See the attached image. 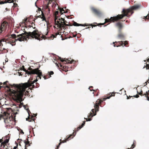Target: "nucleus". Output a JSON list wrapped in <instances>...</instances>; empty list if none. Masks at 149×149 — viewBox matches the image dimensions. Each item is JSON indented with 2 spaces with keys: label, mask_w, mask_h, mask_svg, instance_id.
I'll use <instances>...</instances> for the list:
<instances>
[{
  "label": "nucleus",
  "mask_w": 149,
  "mask_h": 149,
  "mask_svg": "<svg viewBox=\"0 0 149 149\" xmlns=\"http://www.w3.org/2000/svg\"><path fill=\"white\" fill-rule=\"evenodd\" d=\"M145 88H143L142 89L139 87L138 86L136 88V89L137 90V93H143V90H144Z\"/></svg>",
  "instance_id": "obj_17"
},
{
  "label": "nucleus",
  "mask_w": 149,
  "mask_h": 149,
  "mask_svg": "<svg viewBox=\"0 0 149 149\" xmlns=\"http://www.w3.org/2000/svg\"><path fill=\"white\" fill-rule=\"evenodd\" d=\"M17 4L15 3H13V6L14 7H17Z\"/></svg>",
  "instance_id": "obj_40"
},
{
  "label": "nucleus",
  "mask_w": 149,
  "mask_h": 149,
  "mask_svg": "<svg viewBox=\"0 0 149 149\" xmlns=\"http://www.w3.org/2000/svg\"><path fill=\"white\" fill-rule=\"evenodd\" d=\"M59 12L58 11H56L55 13V17L54 20L55 21V19L56 18H58V17L57 16V15L58 14Z\"/></svg>",
  "instance_id": "obj_30"
},
{
  "label": "nucleus",
  "mask_w": 149,
  "mask_h": 149,
  "mask_svg": "<svg viewBox=\"0 0 149 149\" xmlns=\"http://www.w3.org/2000/svg\"><path fill=\"white\" fill-rule=\"evenodd\" d=\"M82 127H81V126H79L78 128L77 131H78Z\"/></svg>",
  "instance_id": "obj_42"
},
{
  "label": "nucleus",
  "mask_w": 149,
  "mask_h": 149,
  "mask_svg": "<svg viewBox=\"0 0 149 149\" xmlns=\"http://www.w3.org/2000/svg\"><path fill=\"white\" fill-rule=\"evenodd\" d=\"M126 22H128V21L127 20H126Z\"/></svg>",
  "instance_id": "obj_57"
},
{
  "label": "nucleus",
  "mask_w": 149,
  "mask_h": 149,
  "mask_svg": "<svg viewBox=\"0 0 149 149\" xmlns=\"http://www.w3.org/2000/svg\"><path fill=\"white\" fill-rule=\"evenodd\" d=\"M59 58L61 62L64 63L65 64L71 63H72L73 61H74L73 60L70 61L68 59H65V58L63 59L60 57Z\"/></svg>",
  "instance_id": "obj_12"
},
{
  "label": "nucleus",
  "mask_w": 149,
  "mask_h": 149,
  "mask_svg": "<svg viewBox=\"0 0 149 149\" xmlns=\"http://www.w3.org/2000/svg\"><path fill=\"white\" fill-rule=\"evenodd\" d=\"M95 111L94 109H91V111L93 113H94V111Z\"/></svg>",
  "instance_id": "obj_44"
},
{
  "label": "nucleus",
  "mask_w": 149,
  "mask_h": 149,
  "mask_svg": "<svg viewBox=\"0 0 149 149\" xmlns=\"http://www.w3.org/2000/svg\"><path fill=\"white\" fill-rule=\"evenodd\" d=\"M61 142H60L58 144V145L57 146V149H58V148H59V147L60 146V145H61Z\"/></svg>",
  "instance_id": "obj_41"
},
{
  "label": "nucleus",
  "mask_w": 149,
  "mask_h": 149,
  "mask_svg": "<svg viewBox=\"0 0 149 149\" xmlns=\"http://www.w3.org/2000/svg\"><path fill=\"white\" fill-rule=\"evenodd\" d=\"M29 27L30 28H31V27H33V26H31V25H29Z\"/></svg>",
  "instance_id": "obj_53"
},
{
  "label": "nucleus",
  "mask_w": 149,
  "mask_h": 149,
  "mask_svg": "<svg viewBox=\"0 0 149 149\" xmlns=\"http://www.w3.org/2000/svg\"><path fill=\"white\" fill-rule=\"evenodd\" d=\"M96 102V104H94V106L95 109V112H97L99 111V107L98 105V104L101 103L102 102V101L100 99H98Z\"/></svg>",
  "instance_id": "obj_11"
},
{
  "label": "nucleus",
  "mask_w": 149,
  "mask_h": 149,
  "mask_svg": "<svg viewBox=\"0 0 149 149\" xmlns=\"http://www.w3.org/2000/svg\"><path fill=\"white\" fill-rule=\"evenodd\" d=\"M98 95V94H97V95H96V96H97Z\"/></svg>",
  "instance_id": "obj_64"
},
{
  "label": "nucleus",
  "mask_w": 149,
  "mask_h": 149,
  "mask_svg": "<svg viewBox=\"0 0 149 149\" xmlns=\"http://www.w3.org/2000/svg\"><path fill=\"white\" fill-rule=\"evenodd\" d=\"M89 28H90V27H87L86 28V29H88Z\"/></svg>",
  "instance_id": "obj_56"
},
{
  "label": "nucleus",
  "mask_w": 149,
  "mask_h": 149,
  "mask_svg": "<svg viewBox=\"0 0 149 149\" xmlns=\"http://www.w3.org/2000/svg\"><path fill=\"white\" fill-rule=\"evenodd\" d=\"M109 93H118V92H110Z\"/></svg>",
  "instance_id": "obj_47"
},
{
  "label": "nucleus",
  "mask_w": 149,
  "mask_h": 149,
  "mask_svg": "<svg viewBox=\"0 0 149 149\" xmlns=\"http://www.w3.org/2000/svg\"><path fill=\"white\" fill-rule=\"evenodd\" d=\"M4 144V143H3V142H2L1 144V147L2 148H4L5 146Z\"/></svg>",
  "instance_id": "obj_37"
},
{
  "label": "nucleus",
  "mask_w": 149,
  "mask_h": 149,
  "mask_svg": "<svg viewBox=\"0 0 149 149\" xmlns=\"http://www.w3.org/2000/svg\"><path fill=\"white\" fill-rule=\"evenodd\" d=\"M81 127H82L84 126V125H81Z\"/></svg>",
  "instance_id": "obj_58"
},
{
  "label": "nucleus",
  "mask_w": 149,
  "mask_h": 149,
  "mask_svg": "<svg viewBox=\"0 0 149 149\" xmlns=\"http://www.w3.org/2000/svg\"><path fill=\"white\" fill-rule=\"evenodd\" d=\"M96 115V113H95L93 115H92V113L91 112H90V113L88 114V115L87 117L89 118H92L94 116H95Z\"/></svg>",
  "instance_id": "obj_27"
},
{
  "label": "nucleus",
  "mask_w": 149,
  "mask_h": 149,
  "mask_svg": "<svg viewBox=\"0 0 149 149\" xmlns=\"http://www.w3.org/2000/svg\"><path fill=\"white\" fill-rule=\"evenodd\" d=\"M27 20V18H26L24 19V21H23V24L25 25V27H27V25L26 24V23Z\"/></svg>",
  "instance_id": "obj_29"
},
{
  "label": "nucleus",
  "mask_w": 149,
  "mask_h": 149,
  "mask_svg": "<svg viewBox=\"0 0 149 149\" xmlns=\"http://www.w3.org/2000/svg\"><path fill=\"white\" fill-rule=\"evenodd\" d=\"M118 37L120 39L122 40H123L125 38V36L124 35L120 32H119V33L118 35Z\"/></svg>",
  "instance_id": "obj_19"
},
{
  "label": "nucleus",
  "mask_w": 149,
  "mask_h": 149,
  "mask_svg": "<svg viewBox=\"0 0 149 149\" xmlns=\"http://www.w3.org/2000/svg\"><path fill=\"white\" fill-rule=\"evenodd\" d=\"M36 69H38V71L36 72V73H31V74H36L38 75V77L40 79H41V76L43 77V76L42 74V73L41 71L39 70V68H38Z\"/></svg>",
  "instance_id": "obj_14"
},
{
  "label": "nucleus",
  "mask_w": 149,
  "mask_h": 149,
  "mask_svg": "<svg viewBox=\"0 0 149 149\" xmlns=\"http://www.w3.org/2000/svg\"><path fill=\"white\" fill-rule=\"evenodd\" d=\"M24 109L27 110V111L29 114V112H30V111L29 110V109L28 108L26 109V107L25 105H24Z\"/></svg>",
  "instance_id": "obj_33"
},
{
  "label": "nucleus",
  "mask_w": 149,
  "mask_h": 149,
  "mask_svg": "<svg viewBox=\"0 0 149 149\" xmlns=\"http://www.w3.org/2000/svg\"><path fill=\"white\" fill-rule=\"evenodd\" d=\"M76 36V35H74V36L73 37H75Z\"/></svg>",
  "instance_id": "obj_60"
},
{
  "label": "nucleus",
  "mask_w": 149,
  "mask_h": 149,
  "mask_svg": "<svg viewBox=\"0 0 149 149\" xmlns=\"http://www.w3.org/2000/svg\"><path fill=\"white\" fill-rule=\"evenodd\" d=\"M54 74V73L52 71L48 72V73L46 75L43 76V77L45 79H46L50 78L51 77V75L53 74Z\"/></svg>",
  "instance_id": "obj_13"
},
{
  "label": "nucleus",
  "mask_w": 149,
  "mask_h": 149,
  "mask_svg": "<svg viewBox=\"0 0 149 149\" xmlns=\"http://www.w3.org/2000/svg\"><path fill=\"white\" fill-rule=\"evenodd\" d=\"M26 140H27V141L26 140L24 141V142L25 143V147H27L28 146H30V144L29 143V141H28V139H27Z\"/></svg>",
  "instance_id": "obj_22"
},
{
  "label": "nucleus",
  "mask_w": 149,
  "mask_h": 149,
  "mask_svg": "<svg viewBox=\"0 0 149 149\" xmlns=\"http://www.w3.org/2000/svg\"><path fill=\"white\" fill-rule=\"evenodd\" d=\"M120 92L122 93H124L126 92V91L123 88L122 89L120 90Z\"/></svg>",
  "instance_id": "obj_31"
},
{
  "label": "nucleus",
  "mask_w": 149,
  "mask_h": 149,
  "mask_svg": "<svg viewBox=\"0 0 149 149\" xmlns=\"http://www.w3.org/2000/svg\"><path fill=\"white\" fill-rule=\"evenodd\" d=\"M74 26H88L89 25L88 24H87V25H83L81 24H79L77 23V22H74L73 24Z\"/></svg>",
  "instance_id": "obj_21"
},
{
  "label": "nucleus",
  "mask_w": 149,
  "mask_h": 149,
  "mask_svg": "<svg viewBox=\"0 0 149 149\" xmlns=\"http://www.w3.org/2000/svg\"><path fill=\"white\" fill-rule=\"evenodd\" d=\"M91 25L92 26V28H93V26L95 27V26H96V25H92V24H91Z\"/></svg>",
  "instance_id": "obj_45"
},
{
  "label": "nucleus",
  "mask_w": 149,
  "mask_h": 149,
  "mask_svg": "<svg viewBox=\"0 0 149 149\" xmlns=\"http://www.w3.org/2000/svg\"><path fill=\"white\" fill-rule=\"evenodd\" d=\"M18 131H19L20 133H21L23 134H24V132L20 128H19V129H18Z\"/></svg>",
  "instance_id": "obj_32"
},
{
  "label": "nucleus",
  "mask_w": 149,
  "mask_h": 149,
  "mask_svg": "<svg viewBox=\"0 0 149 149\" xmlns=\"http://www.w3.org/2000/svg\"><path fill=\"white\" fill-rule=\"evenodd\" d=\"M139 95L141 96L144 95L146 97L147 100H149V94H138Z\"/></svg>",
  "instance_id": "obj_25"
},
{
  "label": "nucleus",
  "mask_w": 149,
  "mask_h": 149,
  "mask_svg": "<svg viewBox=\"0 0 149 149\" xmlns=\"http://www.w3.org/2000/svg\"><path fill=\"white\" fill-rule=\"evenodd\" d=\"M37 81L36 79L31 82L29 80L27 82L19 84H10L8 81L0 82V90H4L10 93H29L32 92V88L36 87L33 84Z\"/></svg>",
  "instance_id": "obj_2"
},
{
  "label": "nucleus",
  "mask_w": 149,
  "mask_h": 149,
  "mask_svg": "<svg viewBox=\"0 0 149 149\" xmlns=\"http://www.w3.org/2000/svg\"><path fill=\"white\" fill-rule=\"evenodd\" d=\"M76 133H74V132H73V134H70L68 137V138H66L65 139V140H64L61 143H65V142H66L67 141H68V139L70 137H71V136H73L72 138H73V137L74 136H75V135H76Z\"/></svg>",
  "instance_id": "obj_16"
},
{
  "label": "nucleus",
  "mask_w": 149,
  "mask_h": 149,
  "mask_svg": "<svg viewBox=\"0 0 149 149\" xmlns=\"http://www.w3.org/2000/svg\"><path fill=\"white\" fill-rule=\"evenodd\" d=\"M17 114V112L14 113V114L15 115H16Z\"/></svg>",
  "instance_id": "obj_52"
},
{
  "label": "nucleus",
  "mask_w": 149,
  "mask_h": 149,
  "mask_svg": "<svg viewBox=\"0 0 149 149\" xmlns=\"http://www.w3.org/2000/svg\"><path fill=\"white\" fill-rule=\"evenodd\" d=\"M4 41L3 40H0V48L2 47V46H3V44L2 43V41Z\"/></svg>",
  "instance_id": "obj_36"
},
{
  "label": "nucleus",
  "mask_w": 149,
  "mask_h": 149,
  "mask_svg": "<svg viewBox=\"0 0 149 149\" xmlns=\"http://www.w3.org/2000/svg\"><path fill=\"white\" fill-rule=\"evenodd\" d=\"M59 10H60V13L61 15H62L63 13H67L68 11L66 10L65 12V10H64L63 8H59Z\"/></svg>",
  "instance_id": "obj_26"
},
{
  "label": "nucleus",
  "mask_w": 149,
  "mask_h": 149,
  "mask_svg": "<svg viewBox=\"0 0 149 149\" xmlns=\"http://www.w3.org/2000/svg\"><path fill=\"white\" fill-rule=\"evenodd\" d=\"M24 33L16 35L15 34H12L9 35L7 36L8 38H6V40L8 43L11 45L12 46L15 45L16 44V41H27L29 39L35 38L39 40H40L48 38L49 39L52 40L54 38H56L57 35H60L61 32H58L55 33L54 34H52L50 36H47L48 32L47 30L46 32V34L44 35L41 34L38 30H36L32 32H26L25 29H24Z\"/></svg>",
  "instance_id": "obj_1"
},
{
  "label": "nucleus",
  "mask_w": 149,
  "mask_h": 149,
  "mask_svg": "<svg viewBox=\"0 0 149 149\" xmlns=\"http://www.w3.org/2000/svg\"><path fill=\"white\" fill-rule=\"evenodd\" d=\"M26 95L27 94V96L28 97H33L32 95H31V94H25Z\"/></svg>",
  "instance_id": "obj_39"
},
{
  "label": "nucleus",
  "mask_w": 149,
  "mask_h": 149,
  "mask_svg": "<svg viewBox=\"0 0 149 149\" xmlns=\"http://www.w3.org/2000/svg\"><path fill=\"white\" fill-rule=\"evenodd\" d=\"M85 123V121H83V123L82 124V125H84Z\"/></svg>",
  "instance_id": "obj_43"
},
{
  "label": "nucleus",
  "mask_w": 149,
  "mask_h": 149,
  "mask_svg": "<svg viewBox=\"0 0 149 149\" xmlns=\"http://www.w3.org/2000/svg\"><path fill=\"white\" fill-rule=\"evenodd\" d=\"M109 95H108V96L107 97L104 98L103 99V101L107 99H109L111 97V96H114V94H109Z\"/></svg>",
  "instance_id": "obj_23"
},
{
  "label": "nucleus",
  "mask_w": 149,
  "mask_h": 149,
  "mask_svg": "<svg viewBox=\"0 0 149 149\" xmlns=\"http://www.w3.org/2000/svg\"><path fill=\"white\" fill-rule=\"evenodd\" d=\"M116 26L118 28L119 32H120L123 27V25L122 23L118 22L116 24Z\"/></svg>",
  "instance_id": "obj_10"
},
{
  "label": "nucleus",
  "mask_w": 149,
  "mask_h": 149,
  "mask_svg": "<svg viewBox=\"0 0 149 149\" xmlns=\"http://www.w3.org/2000/svg\"><path fill=\"white\" fill-rule=\"evenodd\" d=\"M133 146V144L132 145V146Z\"/></svg>",
  "instance_id": "obj_61"
},
{
  "label": "nucleus",
  "mask_w": 149,
  "mask_h": 149,
  "mask_svg": "<svg viewBox=\"0 0 149 149\" xmlns=\"http://www.w3.org/2000/svg\"><path fill=\"white\" fill-rule=\"evenodd\" d=\"M139 7V5H137L132 6L129 9H123L122 11V14H118L116 16L111 17L110 19H105V23L114 22L122 19L124 17H129L133 13V10L137 9Z\"/></svg>",
  "instance_id": "obj_3"
},
{
  "label": "nucleus",
  "mask_w": 149,
  "mask_h": 149,
  "mask_svg": "<svg viewBox=\"0 0 149 149\" xmlns=\"http://www.w3.org/2000/svg\"><path fill=\"white\" fill-rule=\"evenodd\" d=\"M135 145H134L132 147H131V148H132V149L133 148L135 147Z\"/></svg>",
  "instance_id": "obj_51"
},
{
  "label": "nucleus",
  "mask_w": 149,
  "mask_h": 149,
  "mask_svg": "<svg viewBox=\"0 0 149 149\" xmlns=\"http://www.w3.org/2000/svg\"><path fill=\"white\" fill-rule=\"evenodd\" d=\"M22 70L25 72L27 74H31V73H36V72H37L38 70V69H33L31 68V67H29L28 70L29 71L26 70L24 66L23 65L22 67Z\"/></svg>",
  "instance_id": "obj_6"
},
{
  "label": "nucleus",
  "mask_w": 149,
  "mask_h": 149,
  "mask_svg": "<svg viewBox=\"0 0 149 149\" xmlns=\"http://www.w3.org/2000/svg\"><path fill=\"white\" fill-rule=\"evenodd\" d=\"M126 94H127L126 93L125 94L124 96V97H126L127 99H129L130 98H130V97H134L136 98H138L139 97V96L138 95V94H136V95H135L131 96L130 95H129V96L127 95H126Z\"/></svg>",
  "instance_id": "obj_20"
},
{
  "label": "nucleus",
  "mask_w": 149,
  "mask_h": 149,
  "mask_svg": "<svg viewBox=\"0 0 149 149\" xmlns=\"http://www.w3.org/2000/svg\"><path fill=\"white\" fill-rule=\"evenodd\" d=\"M104 23H100L98 25H103Z\"/></svg>",
  "instance_id": "obj_46"
},
{
  "label": "nucleus",
  "mask_w": 149,
  "mask_h": 149,
  "mask_svg": "<svg viewBox=\"0 0 149 149\" xmlns=\"http://www.w3.org/2000/svg\"><path fill=\"white\" fill-rule=\"evenodd\" d=\"M3 140L2 139H0V143H1L2 141Z\"/></svg>",
  "instance_id": "obj_49"
},
{
  "label": "nucleus",
  "mask_w": 149,
  "mask_h": 149,
  "mask_svg": "<svg viewBox=\"0 0 149 149\" xmlns=\"http://www.w3.org/2000/svg\"><path fill=\"white\" fill-rule=\"evenodd\" d=\"M8 0H6L4 1H2L1 2V4H4L5 3H8Z\"/></svg>",
  "instance_id": "obj_34"
},
{
  "label": "nucleus",
  "mask_w": 149,
  "mask_h": 149,
  "mask_svg": "<svg viewBox=\"0 0 149 149\" xmlns=\"http://www.w3.org/2000/svg\"><path fill=\"white\" fill-rule=\"evenodd\" d=\"M8 25V23L6 21H4L1 25L0 27V33L5 31Z\"/></svg>",
  "instance_id": "obj_7"
},
{
  "label": "nucleus",
  "mask_w": 149,
  "mask_h": 149,
  "mask_svg": "<svg viewBox=\"0 0 149 149\" xmlns=\"http://www.w3.org/2000/svg\"><path fill=\"white\" fill-rule=\"evenodd\" d=\"M35 28H36V27H33V29H35Z\"/></svg>",
  "instance_id": "obj_62"
},
{
  "label": "nucleus",
  "mask_w": 149,
  "mask_h": 149,
  "mask_svg": "<svg viewBox=\"0 0 149 149\" xmlns=\"http://www.w3.org/2000/svg\"><path fill=\"white\" fill-rule=\"evenodd\" d=\"M89 89L91 91H93V93H94V92H97V89H96V90L93 89V87L92 86L90 87L89 88Z\"/></svg>",
  "instance_id": "obj_28"
},
{
  "label": "nucleus",
  "mask_w": 149,
  "mask_h": 149,
  "mask_svg": "<svg viewBox=\"0 0 149 149\" xmlns=\"http://www.w3.org/2000/svg\"><path fill=\"white\" fill-rule=\"evenodd\" d=\"M60 67L63 68V70L65 72L68 71V67L66 65H61V64H60Z\"/></svg>",
  "instance_id": "obj_18"
},
{
  "label": "nucleus",
  "mask_w": 149,
  "mask_h": 149,
  "mask_svg": "<svg viewBox=\"0 0 149 149\" xmlns=\"http://www.w3.org/2000/svg\"><path fill=\"white\" fill-rule=\"evenodd\" d=\"M27 147H26V146L25 147V149H27Z\"/></svg>",
  "instance_id": "obj_54"
},
{
  "label": "nucleus",
  "mask_w": 149,
  "mask_h": 149,
  "mask_svg": "<svg viewBox=\"0 0 149 149\" xmlns=\"http://www.w3.org/2000/svg\"><path fill=\"white\" fill-rule=\"evenodd\" d=\"M9 140L8 139H6L5 140V141L3 142V143H8V142L9 141Z\"/></svg>",
  "instance_id": "obj_38"
},
{
  "label": "nucleus",
  "mask_w": 149,
  "mask_h": 149,
  "mask_svg": "<svg viewBox=\"0 0 149 149\" xmlns=\"http://www.w3.org/2000/svg\"><path fill=\"white\" fill-rule=\"evenodd\" d=\"M8 49H5L4 48H0V53L3 54L7 53L8 52Z\"/></svg>",
  "instance_id": "obj_15"
},
{
  "label": "nucleus",
  "mask_w": 149,
  "mask_h": 149,
  "mask_svg": "<svg viewBox=\"0 0 149 149\" xmlns=\"http://www.w3.org/2000/svg\"><path fill=\"white\" fill-rule=\"evenodd\" d=\"M38 10H39V11H42V10H41V9L40 8H38Z\"/></svg>",
  "instance_id": "obj_50"
},
{
  "label": "nucleus",
  "mask_w": 149,
  "mask_h": 149,
  "mask_svg": "<svg viewBox=\"0 0 149 149\" xmlns=\"http://www.w3.org/2000/svg\"><path fill=\"white\" fill-rule=\"evenodd\" d=\"M55 24V26H54L55 28H56L57 29H63L64 30L68 28L66 26H72L66 21L64 19L62 18L56 19Z\"/></svg>",
  "instance_id": "obj_4"
},
{
  "label": "nucleus",
  "mask_w": 149,
  "mask_h": 149,
  "mask_svg": "<svg viewBox=\"0 0 149 149\" xmlns=\"http://www.w3.org/2000/svg\"><path fill=\"white\" fill-rule=\"evenodd\" d=\"M145 93H148V91H146Z\"/></svg>",
  "instance_id": "obj_55"
},
{
  "label": "nucleus",
  "mask_w": 149,
  "mask_h": 149,
  "mask_svg": "<svg viewBox=\"0 0 149 149\" xmlns=\"http://www.w3.org/2000/svg\"><path fill=\"white\" fill-rule=\"evenodd\" d=\"M84 119H86V121H90L92 119V118H90L87 119L86 118H84Z\"/></svg>",
  "instance_id": "obj_35"
},
{
  "label": "nucleus",
  "mask_w": 149,
  "mask_h": 149,
  "mask_svg": "<svg viewBox=\"0 0 149 149\" xmlns=\"http://www.w3.org/2000/svg\"><path fill=\"white\" fill-rule=\"evenodd\" d=\"M38 17L41 18L42 19V20H46V19L44 15L42 12V14L41 15H39Z\"/></svg>",
  "instance_id": "obj_24"
},
{
  "label": "nucleus",
  "mask_w": 149,
  "mask_h": 149,
  "mask_svg": "<svg viewBox=\"0 0 149 149\" xmlns=\"http://www.w3.org/2000/svg\"><path fill=\"white\" fill-rule=\"evenodd\" d=\"M146 61H147L146 60H145V61H144L146 62Z\"/></svg>",
  "instance_id": "obj_63"
},
{
  "label": "nucleus",
  "mask_w": 149,
  "mask_h": 149,
  "mask_svg": "<svg viewBox=\"0 0 149 149\" xmlns=\"http://www.w3.org/2000/svg\"><path fill=\"white\" fill-rule=\"evenodd\" d=\"M11 96L12 99L17 102H21L23 100L22 97L24 94H7Z\"/></svg>",
  "instance_id": "obj_5"
},
{
  "label": "nucleus",
  "mask_w": 149,
  "mask_h": 149,
  "mask_svg": "<svg viewBox=\"0 0 149 149\" xmlns=\"http://www.w3.org/2000/svg\"><path fill=\"white\" fill-rule=\"evenodd\" d=\"M17 146H15L14 148H13V149H16L17 148Z\"/></svg>",
  "instance_id": "obj_48"
},
{
  "label": "nucleus",
  "mask_w": 149,
  "mask_h": 149,
  "mask_svg": "<svg viewBox=\"0 0 149 149\" xmlns=\"http://www.w3.org/2000/svg\"><path fill=\"white\" fill-rule=\"evenodd\" d=\"M91 10L93 13L97 16H100L101 14L100 11L99 9L96 8L94 7H92L91 8Z\"/></svg>",
  "instance_id": "obj_9"
},
{
  "label": "nucleus",
  "mask_w": 149,
  "mask_h": 149,
  "mask_svg": "<svg viewBox=\"0 0 149 149\" xmlns=\"http://www.w3.org/2000/svg\"><path fill=\"white\" fill-rule=\"evenodd\" d=\"M115 42L117 43L116 44L114 45V47H118L120 46L121 45L123 46H127V45H128V42L127 41H125L124 42L121 41L118 42Z\"/></svg>",
  "instance_id": "obj_8"
},
{
  "label": "nucleus",
  "mask_w": 149,
  "mask_h": 149,
  "mask_svg": "<svg viewBox=\"0 0 149 149\" xmlns=\"http://www.w3.org/2000/svg\"><path fill=\"white\" fill-rule=\"evenodd\" d=\"M28 118H26V120H28Z\"/></svg>",
  "instance_id": "obj_59"
}]
</instances>
